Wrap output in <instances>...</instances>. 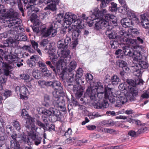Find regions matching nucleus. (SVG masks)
Returning a JSON list of instances; mask_svg holds the SVG:
<instances>
[{
	"label": "nucleus",
	"instance_id": "32",
	"mask_svg": "<svg viewBox=\"0 0 149 149\" xmlns=\"http://www.w3.org/2000/svg\"><path fill=\"white\" fill-rule=\"evenodd\" d=\"M38 84L41 85H45L47 86H52L54 82L51 81H38Z\"/></svg>",
	"mask_w": 149,
	"mask_h": 149
},
{
	"label": "nucleus",
	"instance_id": "56",
	"mask_svg": "<svg viewBox=\"0 0 149 149\" xmlns=\"http://www.w3.org/2000/svg\"><path fill=\"white\" fill-rule=\"evenodd\" d=\"M36 124L41 127L43 128L44 130H45L46 128L45 125L42 123L39 120H37Z\"/></svg>",
	"mask_w": 149,
	"mask_h": 149
},
{
	"label": "nucleus",
	"instance_id": "15",
	"mask_svg": "<svg viewBox=\"0 0 149 149\" xmlns=\"http://www.w3.org/2000/svg\"><path fill=\"white\" fill-rule=\"evenodd\" d=\"M49 110H47L43 108H38L37 109V111H38V113L40 114H42L46 116L45 117H48L49 116H52V109H53L52 107H50Z\"/></svg>",
	"mask_w": 149,
	"mask_h": 149
},
{
	"label": "nucleus",
	"instance_id": "54",
	"mask_svg": "<svg viewBox=\"0 0 149 149\" xmlns=\"http://www.w3.org/2000/svg\"><path fill=\"white\" fill-rule=\"evenodd\" d=\"M44 0H32V3L35 5H38L42 3Z\"/></svg>",
	"mask_w": 149,
	"mask_h": 149
},
{
	"label": "nucleus",
	"instance_id": "57",
	"mask_svg": "<svg viewBox=\"0 0 149 149\" xmlns=\"http://www.w3.org/2000/svg\"><path fill=\"white\" fill-rule=\"evenodd\" d=\"M101 4L100 5V7L101 8H105L107 6V4H109V3H107V0H101Z\"/></svg>",
	"mask_w": 149,
	"mask_h": 149
},
{
	"label": "nucleus",
	"instance_id": "24",
	"mask_svg": "<svg viewBox=\"0 0 149 149\" xmlns=\"http://www.w3.org/2000/svg\"><path fill=\"white\" fill-rule=\"evenodd\" d=\"M30 133H29V138L32 139L33 140H35V143L36 145H38L40 144L41 141V139L39 138L38 139H36V136L33 133V132L32 131H30ZM28 137H29L28 136Z\"/></svg>",
	"mask_w": 149,
	"mask_h": 149
},
{
	"label": "nucleus",
	"instance_id": "21",
	"mask_svg": "<svg viewBox=\"0 0 149 149\" xmlns=\"http://www.w3.org/2000/svg\"><path fill=\"white\" fill-rule=\"evenodd\" d=\"M117 67H118L121 69H124L127 70L129 68L127 66V63L126 62L123 60H119L116 61L115 64Z\"/></svg>",
	"mask_w": 149,
	"mask_h": 149
},
{
	"label": "nucleus",
	"instance_id": "2",
	"mask_svg": "<svg viewBox=\"0 0 149 149\" xmlns=\"http://www.w3.org/2000/svg\"><path fill=\"white\" fill-rule=\"evenodd\" d=\"M93 12L92 15L89 17H86L84 14V19L86 20L87 24L89 27H91L94 23L93 21L97 19H99L98 21H96L94 25L95 30H100L101 29H104V28H107L109 26V22L103 19L104 13L106 12L105 9L100 10L97 8H95L93 10Z\"/></svg>",
	"mask_w": 149,
	"mask_h": 149
},
{
	"label": "nucleus",
	"instance_id": "59",
	"mask_svg": "<svg viewBox=\"0 0 149 149\" xmlns=\"http://www.w3.org/2000/svg\"><path fill=\"white\" fill-rule=\"evenodd\" d=\"M52 110V114L51 117L55 116L57 118L59 116V114L57 113V111L54 109V108Z\"/></svg>",
	"mask_w": 149,
	"mask_h": 149
},
{
	"label": "nucleus",
	"instance_id": "53",
	"mask_svg": "<svg viewBox=\"0 0 149 149\" xmlns=\"http://www.w3.org/2000/svg\"><path fill=\"white\" fill-rule=\"evenodd\" d=\"M20 77L22 79L25 80H27L29 79L30 78L28 74H21Z\"/></svg>",
	"mask_w": 149,
	"mask_h": 149
},
{
	"label": "nucleus",
	"instance_id": "33",
	"mask_svg": "<svg viewBox=\"0 0 149 149\" xmlns=\"http://www.w3.org/2000/svg\"><path fill=\"white\" fill-rule=\"evenodd\" d=\"M33 76L36 79H38L40 78L41 75L40 72L38 70L34 69L32 72Z\"/></svg>",
	"mask_w": 149,
	"mask_h": 149
},
{
	"label": "nucleus",
	"instance_id": "7",
	"mask_svg": "<svg viewBox=\"0 0 149 149\" xmlns=\"http://www.w3.org/2000/svg\"><path fill=\"white\" fill-rule=\"evenodd\" d=\"M4 58L8 64L4 63L3 59L0 56V65L3 67L8 69H11L14 68L15 66L16 63L18 60V57L15 55H5Z\"/></svg>",
	"mask_w": 149,
	"mask_h": 149
},
{
	"label": "nucleus",
	"instance_id": "48",
	"mask_svg": "<svg viewBox=\"0 0 149 149\" xmlns=\"http://www.w3.org/2000/svg\"><path fill=\"white\" fill-rule=\"evenodd\" d=\"M6 136H4L2 134L0 133V143L1 146L2 145H4L6 142Z\"/></svg>",
	"mask_w": 149,
	"mask_h": 149
},
{
	"label": "nucleus",
	"instance_id": "64",
	"mask_svg": "<svg viewBox=\"0 0 149 149\" xmlns=\"http://www.w3.org/2000/svg\"><path fill=\"white\" fill-rule=\"evenodd\" d=\"M119 88L120 90H126L127 88V87H126V84H121L119 85Z\"/></svg>",
	"mask_w": 149,
	"mask_h": 149
},
{
	"label": "nucleus",
	"instance_id": "51",
	"mask_svg": "<svg viewBox=\"0 0 149 149\" xmlns=\"http://www.w3.org/2000/svg\"><path fill=\"white\" fill-rule=\"evenodd\" d=\"M13 125L15 129L17 130H19L20 129V125L19 122L15 121L13 123Z\"/></svg>",
	"mask_w": 149,
	"mask_h": 149
},
{
	"label": "nucleus",
	"instance_id": "11",
	"mask_svg": "<svg viewBox=\"0 0 149 149\" xmlns=\"http://www.w3.org/2000/svg\"><path fill=\"white\" fill-rule=\"evenodd\" d=\"M17 93H20V98L21 99L27 100L29 93L27 88L24 86H17L15 89Z\"/></svg>",
	"mask_w": 149,
	"mask_h": 149
},
{
	"label": "nucleus",
	"instance_id": "43",
	"mask_svg": "<svg viewBox=\"0 0 149 149\" xmlns=\"http://www.w3.org/2000/svg\"><path fill=\"white\" fill-rule=\"evenodd\" d=\"M50 9L53 11L56 10V4L55 3L51 4L45 8V9Z\"/></svg>",
	"mask_w": 149,
	"mask_h": 149
},
{
	"label": "nucleus",
	"instance_id": "16",
	"mask_svg": "<svg viewBox=\"0 0 149 149\" xmlns=\"http://www.w3.org/2000/svg\"><path fill=\"white\" fill-rule=\"evenodd\" d=\"M61 53L58 54L61 58H64L65 62L69 61L70 59V56L69 55L70 51L68 50H61L60 51Z\"/></svg>",
	"mask_w": 149,
	"mask_h": 149
},
{
	"label": "nucleus",
	"instance_id": "55",
	"mask_svg": "<svg viewBox=\"0 0 149 149\" xmlns=\"http://www.w3.org/2000/svg\"><path fill=\"white\" fill-rule=\"evenodd\" d=\"M6 79L2 77H0V90L2 89V84L5 83Z\"/></svg>",
	"mask_w": 149,
	"mask_h": 149
},
{
	"label": "nucleus",
	"instance_id": "40",
	"mask_svg": "<svg viewBox=\"0 0 149 149\" xmlns=\"http://www.w3.org/2000/svg\"><path fill=\"white\" fill-rule=\"evenodd\" d=\"M31 14H32L31 16V20L32 22L36 23L38 22H39L38 21L37 16L34 13H33Z\"/></svg>",
	"mask_w": 149,
	"mask_h": 149
},
{
	"label": "nucleus",
	"instance_id": "26",
	"mask_svg": "<svg viewBox=\"0 0 149 149\" xmlns=\"http://www.w3.org/2000/svg\"><path fill=\"white\" fill-rule=\"evenodd\" d=\"M101 123L102 126L105 125L107 127L113 126L114 125V121L111 119L103 120Z\"/></svg>",
	"mask_w": 149,
	"mask_h": 149
},
{
	"label": "nucleus",
	"instance_id": "47",
	"mask_svg": "<svg viewBox=\"0 0 149 149\" xmlns=\"http://www.w3.org/2000/svg\"><path fill=\"white\" fill-rule=\"evenodd\" d=\"M120 31L118 32V33L121 36H124L127 34V32L126 31L125 29L123 28L120 29Z\"/></svg>",
	"mask_w": 149,
	"mask_h": 149
},
{
	"label": "nucleus",
	"instance_id": "42",
	"mask_svg": "<svg viewBox=\"0 0 149 149\" xmlns=\"http://www.w3.org/2000/svg\"><path fill=\"white\" fill-rule=\"evenodd\" d=\"M12 95L11 91L9 90L6 89L5 90L4 93H3V96L5 97V99H6L8 97Z\"/></svg>",
	"mask_w": 149,
	"mask_h": 149
},
{
	"label": "nucleus",
	"instance_id": "4",
	"mask_svg": "<svg viewBox=\"0 0 149 149\" xmlns=\"http://www.w3.org/2000/svg\"><path fill=\"white\" fill-rule=\"evenodd\" d=\"M123 54L124 56H127L130 57L134 56L133 62L134 66L133 67L135 68L134 70V74L137 76L139 77L143 71H141L142 69L147 68L148 67V64L146 62L142 61L140 58V56H135V53H137L139 55L140 54V52H137L134 51L132 48H131L127 47H123Z\"/></svg>",
	"mask_w": 149,
	"mask_h": 149
},
{
	"label": "nucleus",
	"instance_id": "63",
	"mask_svg": "<svg viewBox=\"0 0 149 149\" xmlns=\"http://www.w3.org/2000/svg\"><path fill=\"white\" fill-rule=\"evenodd\" d=\"M31 43L33 47L35 49L38 48V44L37 42H35L34 40H32L31 41Z\"/></svg>",
	"mask_w": 149,
	"mask_h": 149
},
{
	"label": "nucleus",
	"instance_id": "12",
	"mask_svg": "<svg viewBox=\"0 0 149 149\" xmlns=\"http://www.w3.org/2000/svg\"><path fill=\"white\" fill-rule=\"evenodd\" d=\"M26 119V124L25 125V126L29 130L30 128L32 130H37V128L36 127L34 124L35 121L34 118L29 116ZM28 132H29V131H28Z\"/></svg>",
	"mask_w": 149,
	"mask_h": 149
},
{
	"label": "nucleus",
	"instance_id": "23",
	"mask_svg": "<svg viewBox=\"0 0 149 149\" xmlns=\"http://www.w3.org/2000/svg\"><path fill=\"white\" fill-rule=\"evenodd\" d=\"M125 40L127 44L131 46H133V47L134 49L137 48V47H139V46H136L134 45H136L137 44L136 39L126 38L125 39Z\"/></svg>",
	"mask_w": 149,
	"mask_h": 149
},
{
	"label": "nucleus",
	"instance_id": "31",
	"mask_svg": "<svg viewBox=\"0 0 149 149\" xmlns=\"http://www.w3.org/2000/svg\"><path fill=\"white\" fill-rule=\"evenodd\" d=\"M115 54L116 55V57L117 58L122 59L124 57L123 50L121 49H118L116 50L115 53Z\"/></svg>",
	"mask_w": 149,
	"mask_h": 149
},
{
	"label": "nucleus",
	"instance_id": "44",
	"mask_svg": "<svg viewBox=\"0 0 149 149\" xmlns=\"http://www.w3.org/2000/svg\"><path fill=\"white\" fill-rule=\"evenodd\" d=\"M38 64L39 67H43L42 70V72H46L47 70L46 66L45 63L39 61L38 62Z\"/></svg>",
	"mask_w": 149,
	"mask_h": 149
},
{
	"label": "nucleus",
	"instance_id": "35",
	"mask_svg": "<svg viewBox=\"0 0 149 149\" xmlns=\"http://www.w3.org/2000/svg\"><path fill=\"white\" fill-rule=\"evenodd\" d=\"M106 12H107V11ZM106 12L104 13V15L103 16V17H105L104 19L105 20H106L109 22V20L111 21V19H113L116 18V16L112 14H105V13H106Z\"/></svg>",
	"mask_w": 149,
	"mask_h": 149
},
{
	"label": "nucleus",
	"instance_id": "8",
	"mask_svg": "<svg viewBox=\"0 0 149 149\" xmlns=\"http://www.w3.org/2000/svg\"><path fill=\"white\" fill-rule=\"evenodd\" d=\"M53 95L54 97L52 102V104H50V107H52L58 108H60L62 111H64L66 108L64 102H60L59 101V94H55V92H53Z\"/></svg>",
	"mask_w": 149,
	"mask_h": 149
},
{
	"label": "nucleus",
	"instance_id": "3",
	"mask_svg": "<svg viewBox=\"0 0 149 149\" xmlns=\"http://www.w3.org/2000/svg\"><path fill=\"white\" fill-rule=\"evenodd\" d=\"M0 14H3L0 16V22H6L10 28L16 29L19 27L22 21L18 18V14L14 9L7 10L3 8L0 10Z\"/></svg>",
	"mask_w": 149,
	"mask_h": 149
},
{
	"label": "nucleus",
	"instance_id": "25",
	"mask_svg": "<svg viewBox=\"0 0 149 149\" xmlns=\"http://www.w3.org/2000/svg\"><path fill=\"white\" fill-rule=\"evenodd\" d=\"M143 21H141V22L142 23V25L143 27L146 29H148L149 28V21L147 19L146 16H142V15L141 16Z\"/></svg>",
	"mask_w": 149,
	"mask_h": 149
},
{
	"label": "nucleus",
	"instance_id": "1",
	"mask_svg": "<svg viewBox=\"0 0 149 149\" xmlns=\"http://www.w3.org/2000/svg\"><path fill=\"white\" fill-rule=\"evenodd\" d=\"M103 85V84L98 81L94 84L93 87H88L84 93V103H86V99L88 103L96 101V96L100 99L103 98L108 99L115 107H119L127 102V97L125 95H119L118 97L114 96L111 91V88L105 86L104 88Z\"/></svg>",
	"mask_w": 149,
	"mask_h": 149
},
{
	"label": "nucleus",
	"instance_id": "20",
	"mask_svg": "<svg viewBox=\"0 0 149 149\" xmlns=\"http://www.w3.org/2000/svg\"><path fill=\"white\" fill-rule=\"evenodd\" d=\"M108 85H117L120 81V79L116 75H114L111 77L110 79H108Z\"/></svg>",
	"mask_w": 149,
	"mask_h": 149
},
{
	"label": "nucleus",
	"instance_id": "22",
	"mask_svg": "<svg viewBox=\"0 0 149 149\" xmlns=\"http://www.w3.org/2000/svg\"><path fill=\"white\" fill-rule=\"evenodd\" d=\"M57 47L59 49L58 52H59L60 50L67 49L68 46L64 42V39H62L58 42Z\"/></svg>",
	"mask_w": 149,
	"mask_h": 149
},
{
	"label": "nucleus",
	"instance_id": "9",
	"mask_svg": "<svg viewBox=\"0 0 149 149\" xmlns=\"http://www.w3.org/2000/svg\"><path fill=\"white\" fill-rule=\"evenodd\" d=\"M40 33L42 36L45 37L49 36L51 33L52 37H54L56 34L57 31L53 29L52 26H51L46 30V27L45 25H44L41 28Z\"/></svg>",
	"mask_w": 149,
	"mask_h": 149
},
{
	"label": "nucleus",
	"instance_id": "18",
	"mask_svg": "<svg viewBox=\"0 0 149 149\" xmlns=\"http://www.w3.org/2000/svg\"><path fill=\"white\" fill-rule=\"evenodd\" d=\"M48 53L50 60L53 64H54L57 60V56L56 55L55 50L54 49H49L48 51Z\"/></svg>",
	"mask_w": 149,
	"mask_h": 149
},
{
	"label": "nucleus",
	"instance_id": "17",
	"mask_svg": "<svg viewBox=\"0 0 149 149\" xmlns=\"http://www.w3.org/2000/svg\"><path fill=\"white\" fill-rule=\"evenodd\" d=\"M120 22L123 26L125 28L131 27L134 25L132 20L127 18L123 19L121 20Z\"/></svg>",
	"mask_w": 149,
	"mask_h": 149
},
{
	"label": "nucleus",
	"instance_id": "58",
	"mask_svg": "<svg viewBox=\"0 0 149 149\" xmlns=\"http://www.w3.org/2000/svg\"><path fill=\"white\" fill-rule=\"evenodd\" d=\"M87 129L89 130H93L96 129L97 126L95 125H88L86 126Z\"/></svg>",
	"mask_w": 149,
	"mask_h": 149
},
{
	"label": "nucleus",
	"instance_id": "13",
	"mask_svg": "<svg viewBox=\"0 0 149 149\" xmlns=\"http://www.w3.org/2000/svg\"><path fill=\"white\" fill-rule=\"evenodd\" d=\"M113 27L110 25L106 28L105 31L106 34L107 35L109 39H115L118 36L117 33L115 31L112 30Z\"/></svg>",
	"mask_w": 149,
	"mask_h": 149
},
{
	"label": "nucleus",
	"instance_id": "5",
	"mask_svg": "<svg viewBox=\"0 0 149 149\" xmlns=\"http://www.w3.org/2000/svg\"><path fill=\"white\" fill-rule=\"evenodd\" d=\"M76 15L73 14L71 13L68 12L65 13L64 18V25L68 27V32L69 33H72L77 29V27L79 29H83L84 27V21L80 19H77Z\"/></svg>",
	"mask_w": 149,
	"mask_h": 149
},
{
	"label": "nucleus",
	"instance_id": "49",
	"mask_svg": "<svg viewBox=\"0 0 149 149\" xmlns=\"http://www.w3.org/2000/svg\"><path fill=\"white\" fill-rule=\"evenodd\" d=\"M6 136H4L2 134L0 133V143L1 146L2 145H4L6 142Z\"/></svg>",
	"mask_w": 149,
	"mask_h": 149
},
{
	"label": "nucleus",
	"instance_id": "60",
	"mask_svg": "<svg viewBox=\"0 0 149 149\" xmlns=\"http://www.w3.org/2000/svg\"><path fill=\"white\" fill-rule=\"evenodd\" d=\"M45 63L47 65H48L53 70L54 72L55 73H56V70L55 69L54 67L52 65L50 61H47Z\"/></svg>",
	"mask_w": 149,
	"mask_h": 149
},
{
	"label": "nucleus",
	"instance_id": "14",
	"mask_svg": "<svg viewBox=\"0 0 149 149\" xmlns=\"http://www.w3.org/2000/svg\"><path fill=\"white\" fill-rule=\"evenodd\" d=\"M53 88L55 90V91L53 92H55V94H61L63 93V87L61 86L60 83L58 81H54Z\"/></svg>",
	"mask_w": 149,
	"mask_h": 149
},
{
	"label": "nucleus",
	"instance_id": "38",
	"mask_svg": "<svg viewBox=\"0 0 149 149\" xmlns=\"http://www.w3.org/2000/svg\"><path fill=\"white\" fill-rule=\"evenodd\" d=\"M148 128L147 127H142L139 129L136 132L137 135L138 137L140 135L142 134L147 131Z\"/></svg>",
	"mask_w": 149,
	"mask_h": 149
},
{
	"label": "nucleus",
	"instance_id": "10",
	"mask_svg": "<svg viewBox=\"0 0 149 149\" xmlns=\"http://www.w3.org/2000/svg\"><path fill=\"white\" fill-rule=\"evenodd\" d=\"M128 90H130L125 95L127 100L132 101L136 100V98L139 96L138 91L135 88L128 86Z\"/></svg>",
	"mask_w": 149,
	"mask_h": 149
},
{
	"label": "nucleus",
	"instance_id": "39",
	"mask_svg": "<svg viewBox=\"0 0 149 149\" xmlns=\"http://www.w3.org/2000/svg\"><path fill=\"white\" fill-rule=\"evenodd\" d=\"M129 70H130L129 68L127 69V70H125L124 69H120L119 74L121 77L123 79L124 78V77L126 74L127 73Z\"/></svg>",
	"mask_w": 149,
	"mask_h": 149
},
{
	"label": "nucleus",
	"instance_id": "29",
	"mask_svg": "<svg viewBox=\"0 0 149 149\" xmlns=\"http://www.w3.org/2000/svg\"><path fill=\"white\" fill-rule=\"evenodd\" d=\"M44 102L43 103V105L47 108H49L50 107L49 97L48 95H46L44 97Z\"/></svg>",
	"mask_w": 149,
	"mask_h": 149
},
{
	"label": "nucleus",
	"instance_id": "27",
	"mask_svg": "<svg viewBox=\"0 0 149 149\" xmlns=\"http://www.w3.org/2000/svg\"><path fill=\"white\" fill-rule=\"evenodd\" d=\"M26 8L29 10L28 12L29 14H31L33 13H35L39 11L38 8L36 7L33 5H30L29 6H26Z\"/></svg>",
	"mask_w": 149,
	"mask_h": 149
},
{
	"label": "nucleus",
	"instance_id": "61",
	"mask_svg": "<svg viewBox=\"0 0 149 149\" xmlns=\"http://www.w3.org/2000/svg\"><path fill=\"white\" fill-rule=\"evenodd\" d=\"M31 59H32L33 61H35L36 63H38L39 61L40 58L37 56H33L31 57Z\"/></svg>",
	"mask_w": 149,
	"mask_h": 149
},
{
	"label": "nucleus",
	"instance_id": "19",
	"mask_svg": "<svg viewBox=\"0 0 149 149\" xmlns=\"http://www.w3.org/2000/svg\"><path fill=\"white\" fill-rule=\"evenodd\" d=\"M94 106L95 108L97 109H104L109 107V104L107 101L104 100L102 102H97L95 103Z\"/></svg>",
	"mask_w": 149,
	"mask_h": 149
},
{
	"label": "nucleus",
	"instance_id": "6",
	"mask_svg": "<svg viewBox=\"0 0 149 149\" xmlns=\"http://www.w3.org/2000/svg\"><path fill=\"white\" fill-rule=\"evenodd\" d=\"M13 140L10 141V146L11 148L14 149H19L20 145L18 143L22 142L23 141L25 143L29 145L31 144V141L28 136L22 135L21 134H15L11 136Z\"/></svg>",
	"mask_w": 149,
	"mask_h": 149
},
{
	"label": "nucleus",
	"instance_id": "52",
	"mask_svg": "<svg viewBox=\"0 0 149 149\" xmlns=\"http://www.w3.org/2000/svg\"><path fill=\"white\" fill-rule=\"evenodd\" d=\"M77 66V63L74 61H72L70 63V68L72 70L74 69Z\"/></svg>",
	"mask_w": 149,
	"mask_h": 149
},
{
	"label": "nucleus",
	"instance_id": "36",
	"mask_svg": "<svg viewBox=\"0 0 149 149\" xmlns=\"http://www.w3.org/2000/svg\"><path fill=\"white\" fill-rule=\"evenodd\" d=\"M40 24V22H38L36 23H34L33 26L32 27V29L34 32L37 33L39 32V29L38 26Z\"/></svg>",
	"mask_w": 149,
	"mask_h": 149
},
{
	"label": "nucleus",
	"instance_id": "30",
	"mask_svg": "<svg viewBox=\"0 0 149 149\" xmlns=\"http://www.w3.org/2000/svg\"><path fill=\"white\" fill-rule=\"evenodd\" d=\"M119 2L122 6L120 7L122 12L123 10L125 11L127 13L129 12V8L128 7L127 5L125 4V2L123 0H118Z\"/></svg>",
	"mask_w": 149,
	"mask_h": 149
},
{
	"label": "nucleus",
	"instance_id": "34",
	"mask_svg": "<svg viewBox=\"0 0 149 149\" xmlns=\"http://www.w3.org/2000/svg\"><path fill=\"white\" fill-rule=\"evenodd\" d=\"M85 77L87 83H89V84L91 85V83L92 82L93 79V76L91 74L87 73L85 75Z\"/></svg>",
	"mask_w": 149,
	"mask_h": 149
},
{
	"label": "nucleus",
	"instance_id": "45",
	"mask_svg": "<svg viewBox=\"0 0 149 149\" xmlns=\"http://www.w3.org/2000/svg\"><path fill=\"white\" fill-rule=\"evenodd\" d=\"M21 113V116L24 119H26L29 116L26 111L24 109L22 110Z\"/></svg>",
	"mask_w": 149,
	"mask_h": 149
},
{
	"label": "nucleus",
	"instance_id": "37",
	"mask_svg": "<svg viewBox=\"0 0 149 149\" xmlns=\"http://www.w3.org/2000/svg\"><path fill=\"white\" fill-rule=\"evenodd\" d=\"M111 5V6L109 7L110 10L114 12L117 11L118 10L117 4L114 2H112Z\"/></svg>",
	"mask_w": 149,
	"mask_h": 149
},
{
	"label": "nucleus",
	"instance_id": "41",
	"mask_svg": "<svg viewBox=\"0 0 149 149\" xmlns=\"http://www.w3.org/2000/svg\"><path fill=\"white\" fill-rule=\"evenodd\" d=\"M80 34V32L79 30L77 29L72 32V35L74 39H77Z\"/></svg>",
	"mask_w": 149,
	"mask_h": 149
},
{
	"label": "nucleus",
	"instance_id": "28",
	"mask_svg": "<svg viewBox=\"0 0 149 149\" xmlns=\"http://www.w3.org/2000/svg\"><path fill=\"white\" fill-rule=\"evenodd\" d=\"M127 83V89H128V86L130 87H135L137 85V81L135 80L131 79H127L126 81Z\"/></svg>",
	"mask_w": 149,
	"mask_h": 149
},
{
	"label": "nucleus",
	"instance_id": "62",
	"mask_svg": "<svg viewBox=\"0 0 149 149\" xmlns=\"http://www.w3.org/2000/svg\"><path fill=\"white\" fill-rule=\"evenodd\" d=\"M65 60L63 59V60L61 59L59 60L56 63V67L58 68L63 63V62H64Z\"/></svg>",
	"mask_w": 149,
	"mask_h": 149
},
{
	"label": "nucleus",
	"instance_id": "50",
	"mask_svg": "<svg viewBox=\"0 0 149 149\" xmlns=\"http://www.w3.org/2000/svg\"><path fill=\"white\" fill-rule=\"evenodd\" d=\"M117 42L115 40L110 41V44L111 45V48L113 49H116L117 48Z\"/></svg>",
	"mask_w": 149,
	"mask_h": 149
},
{
	"label": "nucleus",
	"instance_id": "46",
	"mask_svg": "<svg viewBox=\"0 0 149 149\" xmlns=\"http://www.w3.org/2000/svg\"><path fill=\"white\" fill-rule=\"evenodd\" d=\"M128 134L131 136V137H137L136 132L133 130H129L128 133Z\"/></svg>",
	"mask_w": 149,
	"mask_h": 149
}]
</instances>
